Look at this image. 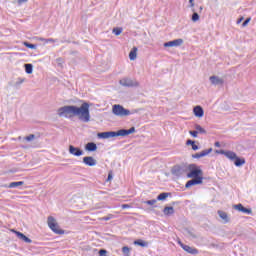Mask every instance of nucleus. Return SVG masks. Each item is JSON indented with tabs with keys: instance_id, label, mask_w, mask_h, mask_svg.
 Instances as JSON below:
<instances>
[{
	"instance_id": "nucleus-8",
	"label": "nucleus",
	"mask_w": 256,
	"mask_h": 256,
	"mask_svg": "<svg viewBox=\"0 0 256 256\" xmlns=\"http://www.w3.org/2000/svg\"><path fill=\"white\" fill-rule=\"evenodd\" d=\"M178 245H180V247L186 251V253H189L190 255H199V250L195 247H191L187 244H183V242H181V240L178 241Z\"/></svg>"
},
{
	"instance_id": "nucleus-25",
	"label": "nucleus",
	"mask_w": 256,
	"mask_h": 256,
	"mask_svg": "<svg viewBox=\"0 0 256 256\" xmlns=\"http://www.w3.org/2000/svg\"><path fill=\"white\" fill-rule=\"evenodd\" d=\"M24 69L27 75H31L33 73V64L31 63L24 64Z\"/></svg>"
},
{
	"instance_id": "nucleus-37",
	"label": "nucleus",
	"mask_w": 256,
	"mask_h": 256,
	"mask_svg": "<svg viewBox=\"0 0 256 256\" xmlns=\"http://www.w3.org/2000/svg\"><path fill=\"white\" fill-rule=\"evenodd\" d=\"M144 203L146 205H155V203H157V200L156 199L147 200V201H144Z\"/></svg>"
},
{
	"instance_id": "nucleus-53",
	"label": "nucleus",
	"mask_w": 256,
	"mask_h": 256,
	"mask_svg": "<svg viewBox=\"0 0 256 256\" xmlns=\"http://www.w3.org/2000/svg\"><path fill=\"white\" fill-rule=\"evenodd\" d=\"M172 205H177V202H172Z\"/></svg>"
},
{
	"instance_id": "nucleus-24",
	"label": "nucleus",
	"mask_w": 256,
	"mask_h": 256,
	"mask_svg": "<svg viewBox=\"0 0 256 256\" xmlns=\"http://www.w3.org/2000/svg\"><path fill=\"white\" fill-rule=\"evenodd\" d=\"M21 185H25V182H23V181L11 182V183L8 185V189H15V188H17V187H21Z\"/></svg>"
},
{
	"instance_id": "nucleus-21",
	"label": "nucleus",
	"mask_w": 256,
	"mask_h": 256,
	"mask_svg": "<svg viewBox=\"0 0 256 256\" xmlns=\"http://www.w3.org/2000/svg\"><path fill=\"white\" fill-rule=\"evenodd\" d=\"M130 61H135L137 59V47H133L129 52Z\"/></svg>"
},
{
	"instance_id": "nucleus-10",
	"label": "nucleus",
	"mask_w": 256,
	"mask_h": 256,
	"mask_svg": "<svg viewBox=\"0 0 256 256\" xmlns=\"http://www.w3.org/2000/svg\"><path fill=\"white\" fill-rule=\"evenodd\" d=\"M195 185H203V178H192L186 182L185 187L186 189H189Z\"/></svg>"
},
{
	"instance_id": "nucleus-13",
	"label": "nucleus",
	"mask_w": 256,
	"mask_h": 256,
	"mask_svg": "<svg viewBox=\"0 0 256 256\" xmlns=\"http://www.w3.org/2000/svg\"><path fill=\"white\" fill-rule=\"evenodd\" d=\"M182 43H183V39L178 38L172 41L165 42L164 47H181Z\"/></svg>"
},
{
	"instance_id": "nucleus-43",
	"label": "nucleus",
	"mask_w": 256,
	"mask_h": 256,
	"mask_svg": "<svg viewBox=\"0 0 256 256\" xmlns=\"http://www.w3.org/2000/svg\"><path fill=\"white\" fill-rule=\"evenodd\" d=\"M111 219H113V214H110V215L103 218L104 221H109Z\"/></svg>"
},
{
	"instance_id": "nucleus-32",
	"label": "nucleus",
	"mask_w": 256,
	"mask_h": 256,
	"mask_svg": "<svg viewBox=\"0 0 256 256\" xmlns=\"http://www.w3.org/2000/svg\"><path fill=\"white\" fill-rule=\"evenodd\" d=\"M244 207L245 206H243V204H236L233 206V208L236 209V211H239L240 213H242Z\"/></svg>"
},
{
	"instance_id": "nucleus-35",
	"label": "nucleus",
	"mask_w": 256,
	"mask_h": 256,
	"mask_svg": "<svg viewBox=\"0 0 256 256\" xmlns=\"http://www.w3.org/2000/svg\"><path fill=\"white\" fill-rule=\"evenodd\" d=\"M25 141L31 142L33 139H35V134H30L29 136H26Z\"/></svg>"
},
{
	"instance_id": "nucleus-30",
	"label": "nucleus",
	"mask_w": 256,
	"mask_h": 256,
	"mask_svg": "<svg viewBox=\"0 0 256 256\" xmlns=\"http://www.w3.org/2000/svg\"><path fill=\"white\" fill-rule=\"evenodd\" d=\"M209 153H213V148L203 150L202 152H200V155H202V157H207V155H209Z\"/></svg>"
},
{
	"instance_id": "nucleus-9",
	"label": "nucleus",
	"mask_w": 256,
	"mask_h": 256,
	"mask_svg": "<svg viewBox=\"0 0 256 256\" xmlns=\"http://www.w3.org/2000/svg\"><path fill=\"white\" fill-rule=\"evenodd\" d=\"M122 87H139V82L132 80L131 78H124L119 81Z\"/></svg>"
},
{
	"instance_id": "nucleus-39",
	"label": "nucleus",
	"mask_w": 256,
	"mask_h": 256,
	"mask_svg": "<svg viewBox=\"0 0 256 256\" xmlns=\"http://www.w3.org/2000/svg\"><path fill=\"white\" fill-rule=\"evenodd\" d=\"M251 21V18H246L244 22L242 23V27H247Z\"/></svg>"
},
{
	"instance_id": "nucleus-36",
	"label": "nucleus",
	"mask_w": 256,
	"mask_h": 256,
	"mask_svg": "<svg viewBox=\"0 0 256 256\" xmlns=\"http://www.w3.org/2000/svg\"><path fill=\"white\" fill-rule=\"evenodd\" d=\"M189 134L194 137V138H197L199 133L197 132V130H190L189 131Z\"/></svg>"
},
{
	"instance_id": "nucleus-20",
	"label": "nucleus",
	"mask_w": 256,
	"mask_h": 256,
	"mask_svg": "<svg viewBox=\"0 0 256 256\" xmlns=\"http://www.w3.org/2000/svg\"><path fill=\"white\" fill-rule=\"evenodd\" d=\"M194 129L197 131L198 135H207V130H205V128H202V126L199 124H195Z\"/></svg>"
},
{
	"instance_id": "nucleus-12",
	"label": "nucleus",
	"mask_w": 256,
	"mask_h": 256,
	"mask_svg": "<svg viewBox=\"0 0 256 256\" xmlns=\"http://www.w3.org/2000/svg\"><path fill=\"white\" fill-rule=\"evenodd\" d=\"M82 162L84 163V165H87V167H95V165H97V160L93 158V156L83 157Z\"/></svg>"
},
{
	"instance_id": "nucleus-23",
	"label": "nucleus",
	"mask_w": 256,
	"mask_h": 256,
	"mask_svg": "<svg viewBox=\"0 0 256 256\" xmlns=\"http://www.w3.org/2000/svg\"><path fill=\"white\" fill-rule=\"evenodd\" d=\"M195 140L188 139L186 145H191L193 151H199V145L195 144Z\"/></svg>"
},
{
	"instance_id": "nucleus-6",
	"label": "nucleus",
	"mask_w": 256,
	"mask_h": 256,
	"mask_svg": "<svg viewBox=\"0 0 256 256\" xmlns=\"http://www.w3.org/2000/svg\"><path fill=\"white\" fill-rule=\"evenodd\" d=\"M112 113L113 115H116V117H129V115H131V111L123 107L121 104H114L112 106Z\"/></svg>"
},
{
	"instance_id": "nucleus-51",
	"label": "nucleus",
	"mask_w": 256,
	"mask_h": 256,
	"mask_svg": "<svg viewBox=\"0 0 256 256\" xmlns=\"http://www.w3.org/2000/svg\"><path fill=\"white\" fill-rule=\"evenodd\" d=\"M39 41H44L46 43L47 39L45 38H39Z\"/></svg>"
},
{
	"instance_id": "nucleus-4",
	"label": "nucleus",
	"mask_w": 256,
	"mask_h": 256,
	"mask_svg": "<svg viewBox=\"0 0 256 256\" xmlns=\"http://www.w3.org/2000/svg\"><path fill=\"white\" fill-rule=\"evenodd\" d=\"M188 178H203V170L197 164L186 165V172Z\"/></svg>"
},
{
	"instance_id": "nucleus-28",
	"label": "nucleus",
	"mask_w": 256,
	"mask_h": 256,
	"mask_svg": "<svg viewBox=\"0 0 256 256\" xmlns=\"http://www.w3.org/2000/svg\"><path fill=\"white\" fill-rule=\"evenodd\" d=\"M122 253L124 256L131 255V248L129 246L122 247Z\"/></svg>"
},
{
	"instance_id": "nucleus-26",
	"label": "nucleus",
	"mask_w": 256,
	"mask_h": 256,
	"mask_svg": "<svg viewBox=\"0 0 256 256\" xmlns=\"http://www.w3.org/2000/svg\"><path fill=\"white\" fill-rule=\"evenodd\" d=\"M134 245H138V247H148L149 243L142 239H137L134 241Z\"/></svg>"
},
{
	"instance_id": "nucleus-50",
	"label": "nucleus",
	"mask_w": 256,
	"mask_h": 256,
	"mask_svg": "<svg viewBox=\"0 0 256 256\" xmlns=\"http://www.w3.org/2000/svg\"><path fill=\"white\" fill-rule=\"evenodd\" d=\"M215 147H221V143L220 142H215Z\"/></svg>"
},
{
	"instance_id": "nucleus-45",
	"label": "nucleus",
	"mask_w": 256,
	"mask_h": 256,
	"mask_svg": "<svg viewBox=\"0 0 256 256\" xmlns=\"http://www.w3.org/2000/svg\"><path fill=\"white\" fill-rule=\"evenodd\" d=\"M121 207L122 209H131V205L129 204H122Z\"/></svg>"
},
{
	"instance_id": "nucleus-46",
	"label": "nucleus",
	"mask_w": 256,
	"mask_h": 256,
	"mask_svg": "<svg viewBox=\"0 0 256 256\" xmlns=\"http://www.w3.org/2000/svg\"><path fill=\"white\" fill-rule=\"evenodd\" d=\"M113 179V174L111 172L108 173L107 181H111Z\"/></svg>"
},
{
	"instance_id": "nucleus-48",
	"label": "nucleus",
	"mask_w": 256,
	"mask_h": 256,
	"mask_svg": "<svg viewBox=\"0 0 256 256\" xmlns=\"http://www.w3.org/2000/svg\"><path fill=\"white\" fill-rule=\"evenodd\" d=\"M23 81H24L23 79H21L20 81H17V82H16V86L21 85V84L23 83Z\"/></svg>"
},
{
	"instance_id": "nucleus-49",
	"label": "nucleus",
	"mask_w": 256,
	"mask_h": 256,
	"mask_svg": "<svg viewBox=\"0 0 256 256\" xmlns=\"http://www.w3.org/2000/svg\"><path fill=\"white\" fill-rule=\"evenodd\" d=\"M243 17H240L238 20H237V24L239 25V23H241L243 21Z\"/></svg>"
},
{
	"instance_id": "nucleus-54",
	"label": "nucleus",
	"mask_w": 256,
	"mask_h": 256,
	"mask_svg": "<svg viewBox=\"0 0 256 256\" xmlns=\"http://www.w3.org/2000/svg\"><path fill=\"white\" fill-rule=\"evenodd\" d=\"M211 246H212V247H217V245H215V244H211Z\"/></svg>"
},
{
	"instance_id": "nucleus-16",
	"label": "nucleus",
	"mask_w": 256,
	"mask_h": 256,
	"mask_svg": "<svg viewBox=\"0 0 256 256\" xmlns=\"http://www.w3.org/2000/svg\"><path fill=\"white\" fill-rule=\"evenodd\" d=\"M210 82L212 85H223V83H225V80L219 78V76H210Z\"/></svg>"
},
{
	"instance_id": "nucleus-27",
	"label": "nucleus",
	"mask_w": 256,
	"mask_h": 256,
	"mask_svg": "<svg viewBox=\"0 0 256 256\" xmlns=\"http://www.w3.org/2000/svg\"><path fill=\"white\" fill-rule=\"evenodd\" d=\"M192 17H191V20L193 21V23H197V21H199L200 19V16H199V13L195 12V8H192Z\"/></svg>"
},
{
	"instance_id": "nucleus-19",
	"label": "nucleus",
	"mask_w": 256,
	"mask_h": 256,
	"mask_svg": "<svg viewBox=\"0 0 256 256\" xmlns=\"http://www.w3.org/2000/svg\"><path fill=\"white\" fill-rule=\"evenodd\" d=\"M163 213L166 215V217H171V215L175 214V208H173V206H165Z\"/></svg>"
},
{
	"instance_id": "nucleus-11",
	"label": "nucleus",
	"mask_w": 256,
	"mask_h": 256,
	"mask_svg": "<svg viewBox=\"0 0 256 256\" xmlns=\"http://www.w3.org/2000/svg\"><path fill=\"white\" fill-rule=\"evenodd\" d=\"M68 151H69L70 155H74V157H81V155L84 154V152L81 148L75 147L73 145L69 146Z\"/></svg>"
},
{
	"instance_id": "nucleus-44",
	"label": "nucleus",
	"mask_w": 256,
	"mask_h": 256,
	"mask_svg": "<svg viewBox=\"0 0 256 256\" xmlns=\"http://www.w3.org/2000/svg\"><path fill=\"white\" fill-rule=\"evenodd\" d=\"M57 40L53 39V38H48L46 39V43H56Z\"/></svg>"
},
{
	"instance_id": "nucleus-33",
	"label": "nucleus",
	"mask_w": 256,
	"mask_h": 256,
	"mask_svg": "<svg viewBox=\"0 0 256 256\" xmlns=\"http://www.w3.org/2000/svg\"><path fill=\"white\" fill-rule=\"evenodd\" d=\"M56 63L58 65V67H63V64L65 63V60H63L62 57H59L56 59Z\"/></svg>"
},
{
	"instance_id": "nucleus-17",
	"label": "nucleus",
	"mask_w": 256,
	"mask_h": 256,
	"mask_svg": "<svg viewBox=\"0 0 256 256\" xmlns=\"http://www.w3.org/2000/svg\"><path fill=\"white\" fill-rule=\"evenodd\" d=\"M217 213H218L220 219L224 221V223H229V221H231L227 212H225L223 210H218Z\"/></svg>"
},
{
	"instance_id": "nucleus-7",
	"label": "nucleus",
	"mask_w": 256,
	"mask_h": 256,
	"mask_svg": "<svg viewBox=\"0 0 256 256\" xmlns=\"http://www.w3.org/2000/svg\"><path fill=\"white\" fill-rule=\"evenodd\" d=\"M171 173L172 175H174V177H181L182 175H185V173H187V165H175L172 167Z\"/></svg>"
},
{
	"instance_id": "nucleus-22",
	"label": "nucleus",
	"mask_w": 256,
	"mask_h": 256,
	"mask_svg": "<svg viewBox=\"0 0 256 256\" xmlns=\"http://www.w3.org/2000/svg\"><path fill=\"white\" fill-rule=\"evenodd\" d=\"M167 197H171V192H162L157 196V201H165Z\"/></svg>"
},
{
	"instance_id": "nucleus-31",
	"label": "nucleus",
	"mask_w": 256,
	"mask_h": 256,
	"mask_svg": "<svg viewBox=\"0 0 256 256\" xmlns=\"http://www.w3.org/2000/svg\"><path fill=\"white\" fill-rule=\"evenodd\" d=\"M112 33H114V35L119 36L121 33H123V28H113Z\"/></svg>"
},
{
	"instance_id": "nucleus-14",
	"label": "nucleus",
	"mask_w": 256,
	"mask_h": 256,
	"mask_svg": "<svg viewBox=\"0 0 256 256\" xmlns=\"http://www.w3.org/2000/svg\"><path fill=\"white\" fill-rule=\"evenodd\" d=\"M12 233H15V235L18 237V239H21V241H24V243H33V240H31L29 237H27L25 234L12 230Z\"/></svg>"
},
{
	"instance_id": "nucleus-38",
	"label": "nucleus",
	"mask_w": 256,
	"mask_h": 256,
	"mask_svg": "<svg viewBox=\"0 0 256 256\" xmlns=\"http://www.w3.org/2000/svg\"><path fill=\"white\" fill-rule=\"evenodd\" d=\"M107 250H105V249H100L99 251H98V255L99 256H107Z\"/></svg>"
},
{
	"instance_id": "nucleus-41",
	"label": "nucleus",
	"mask_w": 256,
	"mask_h": 256,
	"mask_svg": "<svg viewBox=\"0 0 256 256\" xmlns=\"http://www.w3.org/2000/svg\"><path fill=\"white\" fill-rule=\"evenodd\" d=\"M201 157H203V156L201 155V152H200V153H196V154H192V158H193V159H201Z\"/></svg>"
},
{
	"instance_id": "nucleus-1",
	"label": "nucleus",
	"mask_w": 256,
	"mask_h": 256,
	"mask_svg": "<svg viewBox=\"0 0 256 256\" xmlns=\"http://www.w3.org/2000/svg\"><path fill=\"white\" fill-rule=\"evenodd\" d=\"M90 107L91 105L88 102H83L80 107L66 105L58 109V115L59 117H66V119L78 117L79 121H82V123H89V121H91Z\"/></svg>"
},
{
	"instance_id": "nucleus-5",
	"label": "nucleus",
	"mask_w": 256,
	"mask_h": 256,
	"mask_svg": "<svg viewBox=\"0 0 256 256\" xmlns=\"http://www.w3.org/2000/svg\"><path fill=\"white\" fill-rule=\"evenodd\" d=\"M47 223H48L49 229H51V231H53V233H55L56 235H65V230L59 227V224L57 223V220L55 219V217L48 216Z\"/></svg>"
},
{
	"instance_id": "nucleus-15",
	"label": "nucleus",
	"mask_w": 256,
	"mask_h": 256,
	"mask_svg": "<svg viewBox=\"0 0 256 256\" xmlns=\"http://www.w3.org/2000/svg\"><path fill=\"white\" fill-rule=\"evenodd\" d=\"M193 113L195 115V117H203V115H205V110H203V107H201L200 105H197L193 108Z\"/></svg>"
},
{
	"instance_id": "nucleus-40",
	"label": "nucleus",
	"mask_w": 256,
	"mask_h": 256,
	"mask_svg": "<svg viewBox=\"0 0 256 256\" xmlns=\"http://www.w3.org/2000/svg\"><path fill=\"white\" fill-rule=\"evenodd\" d=\"M188 235H190V237H192V239H197V235L195 233H193L191 230H187Z\"/></svg>"
},
{
	"instance_id": "nucleus-42",
	"label": "nucleus",
	"mask_w": 256,
	"mask_h": 256,
	"mask_svg": "<svg viewBox=\"0 0 256 256\" xmlns=\"http://www.w3.org/2000/svg\"><path fill=\"white\" fill-rule=\"evenodd\" d=\"M189 7L193 9L195 7V0H189Z\"/></svg>"
},
{
	"instance_id": "nucleus-2",
	"label": "nucleus",
	"mask_w": 256,
	"mask_h": 256,
	"mask_svg": "<svg viewBox=\"0 0 256 256\" xmlns=\"http://www.w3.org/2000/svg\"><path fill=\"white\" fill-rule=\"evenodd\" d=\"M135 127H131L130 129H120L118 131H106L99 132L97 134L98 139H111L113 137H127V135H133L135 133Z\"/></svg>"
},
{
	"instance_id": "nucleus-47",
	"label": "nucleus",
	"mask_w": 256,
	"mask_h": 256,
	"mask_svg": "<svg viewBox=\"0 0 256 256\" xmlns=\"http://www.w3.org/2000/svg\"><path fill=\"white\" fill-rule=\"evenodd\" d=\"M17 3L18 5H23V3H27V0H18Z\"/></svg>"
},
{
	"instance_id": "nucleus-34",
	"label": "nucleus",
	"mask_w": 256,
	"mask_h": 256,
	"mask_svg": "<svg viewBox=\"0 0 256 256\" xmlns=\"http://www.w3.org/2000/svg\"><path fill=\"white\" fill-rule=\"evenodd\" d=\"M242 213H245L246 215H251L253 213V210H251L250 208H242Z\"/></svg>"
},
{
	"instance_id": "nucleus-3",
	"label": "nucleus",
	"mask_w": 256,
	"mask_h": 256,
	"mask_svg": "<svg viewBox=\"0 0 256 256\" xmlns=\"http://www.w3.org/2000/svg\"><path fill=\"white\" fill-rule=\"evenodd\" d=\"M216 153L219 155H225L227 159H230V161H234V165L236 167H243L245 165V158H241L237 156V153L231 151V150H216Z\"/></svg>"
},
{
	"instance_id": "nucleus-29",
	"label": "nucleus",
	"mask_w": 256,
	"mask_h": 256,
	"mask_svg": "<svg viewBox=\"0 0 256 256\" xmlns=\"http://www.w3.org/2000/svg\"><path fill=\"white\" fill-rule=\"evenodd\" d=\"M23 45L25 47H27V49H37V45L36 44L30 43V42H27V41L23 42Z\"/></svg>"
},
{
	"instance_id": "nucleus-18",
	"label": "nucleus",
	"mask_w": 256,
	"mask_h": 256,
	"mask_svg": "<svg viewBox=\"0 0 256 256\" xmlns=\"http://www.w3.org/2000/svg\"><path fill=\"white\" fill-rule=\"evenodd\" d=\"M85 150L89 151L90 153H93V152L97 151V144L95 142H88L85 145Z\"/></svg>"
},
{
	"instance_id": "nucleus-52",
	"label": "nucleus",
	"mask_w": 256,
	"mask_h": 256,
	"mask_svg": "<svg viewBox=\"0 0 256 256\" xmlns=\"http://www.w3.org/2000/svg\"><path fill=\"white\" fill-rule=\"evenodd\" d=\"M199 9H200V11H203V7H202V6H200V8H199Z\"/></svg>"
}]
</instances>
